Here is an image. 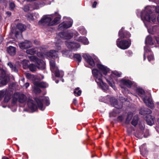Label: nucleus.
Listing matches in <instances>:
<instances>
[{"label":"nucleus","instance_id":"nucleus-1","mask_svg":"<svg viewBox=\"0 0 159 159\" xmlns=\"http://www.w3.org/2000/svg\"><path fill=\"white\" fill-rule=\"evenodd\" d=\"M97 66L99 70L97 69H94L92 70V74L94 78L95 81L99 88L104 92H106L109 89V87L103 81V76L101 73L104 75L106 76L110 74V70L107 67L102 64L98 63Z\"/></svg>","mask_w":159,"mask_h":159},{"label":"nucleus","instance_id":"nucleus-2","mask_svg":"<svg viewBox=\"0 0 159 159\" xmlns=\"http://www.w3.org/2000/svg\"><path fill=\"white\" fill-rule=\"evenodd\" d=\"M152 8L154 9V6H148L145 7L144 9L141 12V18L142 20L143 21L148 32L151 34L152 33L151 32V30L149 28V26H148L146 21L148 22H150L152 21L153 23H155L156 22V16L152 12Z\"/></svg>","mask_w":159,"mask_h":159},{"label":"nucleus","instance_id":"nucleus-3","mask_svg":"<svg viewBox=\"0 0 159 159\" xmlns=\"http://www.w3.org/2000/svg\"><path fill=\"white\" fill-rule=\"evenodd\" d=\"M61 19V16L58 12L56 11L54 13L43 16L39 21V24L43 26H54L60 23Z\"/></svg>","mask_w":159,"mask_h":159},{"label":"nucleus","instance_id":"nucleus-4","mask_svg":"<svg viewBox=\"0 0 159 159\" xmlns=\"http://www.w3.org/2000/svg\"><path fill=\"white\" fill-rule=\"evenodd\" d=\"M136 92L139 96L142 98L147 106L151 108H153L154 105L152 100L150 97H147L145 95V92L143 89L138 88L136 89Z\"/></svg>","mask_w":159,"mask_h":159},{"label":"nucleus","instance_id":"nucleus-5","mask_svg":"<svg viewBox=\"0 0 159 159\" xmlns=\"http://www.w3.org/2000/svg\"><path fill=\"white\" fill-rule=\"evenodd\" d=\"M110 100L112 105L115 108H116L117 110H113V112L110 113L109 116L111 117V116H115V114L119 113L120 112L119 110L122 107L123 104L120 101L118 102L117 100L113 97L110 98Z\"/></svg>","mask_w":159,"mask_h":159},{"label":"nucleus","instance_id":"nucleus-6","mask_svg":"<svg viewBox=\"0 0 159 159\" xmlns=\"http://www.w3.org/2000/svg\"><path fill=\"white\" fill-rule=\"evenodd\" d=\"M152 113V111L148 108H142L139 111V113L143 115L147 114L146 117V120L147 124L150 125H152L154 123L153 119L154 117L153 116L150 115Z\"/></svg>","mask_w":159,"mask_h":159},{"label":"nucleus","instance_id":"nucleus-7","mask_svg":"<svg viewBox=\"0 0 159 159\" xmlns=\"http://www.w3.org/2000/svg\"><path fill=\"white\" fill-rule=\"evenodd\" d=\"M35 101L37 103L38 107L40 110L43 111L45 109L43 103L48 106L50 104L49 98L48 97L40 96L38 98H35Z\"/></svg>","mask_w":159,"mask_h":159},{"label":"nucleus","instance_id":"nucleus-8","mask_svg":"<svg viewBox=\"0 0 159 159\" xmlns=\"http://www.w3.org/2000/svg\"><path fill=\"white\" fill-rule=\"evenodd\" d=\"M26 100V97L24 94L18 93H14L12 98L11 103L12 106L16 104L17 100L20 103L25 102Z\"/></svg>","mask_w":159,"mask_h":159},{"label":"nucleus","instance_id":"nucleus-9","mask_svg":"<svg viewBox=\"0 0 159 159\" xmlns=\"http://www.w3.org/2000/svg\"><path fill=\"white\" fill-rule=\"evenodd\" d=\"M50 69L52 72L54 73L55 76L57 77H62L64 75V72L62 70H58L57 66L55 65L54 60H50Z\"/></svg>","mask_w":159,"mask_h":159},{"label":"nucleus","instance_id":"nucleus-10","mask_svg":"<svg viewBox=\"0 0 159 159\" xmlns=\"http://www.w3.org/2000/svg\"><path fill=\"white\" fill-rule=\"evenodd\" d=\"M61 44V42L60 40L56 42L55 45L57 51L51 50L49 52H47L46 55L47 56L50 58H57L58 57L57 52L59 50H61V48L60 45Z\"/></svg>","mask_w":159,"mask_h":159},{"label":"nucleus","instance_id":"nucleus-11","mask_svg":"<svg viewBox=\"0 0 159 159\" xmlns=\"http://www.w3.org/2000/svg\"><path fill=\"white\" fill-rule=\"evenodd\" d=\"M31 61L36 62L37 67L40 70H44L45 68L46 64L44 61L39 59L36 57L31 56L29 57Z\"/></svg>","mask_w":159,"mask_h":159},{"label":"nucleus","instance_id":"nucleus-12","mask_svg":"<svg viewBox=\"0 0 159 159\" xmlns=\"http://www.w3.org/2000/svg\"><path fill=\"white\" fill-rule=\"evenodd\" d=\"M120 38L117 39L116 44L118 47L121 49H127L130 45L131 42L130 39L123 40L120 41Z\"/></svg>","mask_w":159,"mask_h":159},{"label":"nucleus","instance_id":"nucleus-13","mask_svg":"<svg viewBox=\"0 0 159 159\" xmlns=\"http://www.w3.org/2000/svg\"><path fill=\"white\" fill-rule=\"evenodd\" d=\"M67 20L64 21L59 25L58 29L59 30H63L65 29L70 28L72 25L73 20L69 17H67Z\"/></svg>","mask_w":159,"mask_h":159},{"label":"nucleus","instance_id":"nucleus-14","mask_svg":"<svg viewBox=\"0 0 159 159\" xmlns=\"http://www.w3.org/2000/svg\"><path fill=\"white\" fill-rule=\"evenodd\" d=\"M114 75L120 77L121 75V73L116 71L112 72H111V73L110 74V76L109 77H107V76H106L105 78L107 82H108L109 85H110L113 89H115L116 88L115 85L114 83H113L112 81V80H113L114 78Z\"/></svg>","mask_w":159,"mask_h":159},{"label":"nucleus","instance_id":"nucleus-15","mask_svg":"<svg viewBox=\"0 0 159 159\" xmlns=\"http://www.w3.org/2000/svg\"><path fill=\"white\" fill-rule=\"evenodd\" d=\"M74 35L76 36H77L79 34L76 31H75L73 33H71L68 30L65 32H61L59 34V36L61 38L64 39H70L72 38Z\"/></svg>","mask_w":159,"mask_h":159},{"label":"nucleus","instance_id":"nucleus-16","mask_svg":"<svg viewBox=\"0 0 159 159\" xmlns=\"http://www.w3.org/2000/svg\"><path fill=\"white\" fill-rule=\"evenodd\" d=\"M120 86L122 89V91H128L126 87H125L124 86L126 85L128 87H131L133 85V82L130 81L129 80H125L123 78L120 80Z\"/></svg>","mask_w":159,"mask_h":159},{"label":"nucleus","instance_id":"nucleus-17","mask_svg":"<svg viewBox=\"0 0 159 159\" xmlns=\"http://www.w3.org/2000/svg\"><path fill=\"white\" fill-rule=\"evenodd\" d=\"M144 51L143 54V60H145L146 59V55H147L148 53L150 55H148L147 57L148 61H150L153 60L154 57L152 53V52H151L150 48H149L147 45L146 46L144 47Z\"/></svg>","mask_w":159,"mask_h":159},{"label":"nucleus","instance_id":"nucleus-18","mask_svg":"<svg viewBox=\"0 0 159 159\" xmlns=\"http://www.w3.org/2000/svg\"><path fill=\"white\" fill-rule=\"evenodd\" d=\"M65 43L68 48L73 50H77L80 46V44L74 42L66 41Z\"/></svg>","mask_w":159,"mask_h":159},{"label":"nucleus","instance_id":"nucleus-19","mask_svg":"<svg viewBox=\"0 0 159 159\" xmlns=\"http://www.w3.org/2000/svg\"><path fill=\"white\" fill-rule=\"evenodd\" d=\"M83 58L86 60L87 62L91 66H95V63L93 58L89 55L87 53H84L83 55Z\"/></svg>","mask_w":159,"mask_h":159},{"label":"nucleus","instance_id":"nucleus-20","mask_svg":"<svg viewBox=\"0 0 159 159\" xmlns=\"http://www.w3.org/2000/svg\"><path fill=\"white\" fill-rule=\"evenodd\" d=\"M6 90H2L0 91V101L3 97L4 95L6 94L3 101L4 102L6 103L8 102L10 98V96L9 95L6 94Z\"/></svg>","mask_w":159,"mask_h":159},{"label":"nucleus","instance_id":"nucleus-21","mask_svg":"<svg viewBox=\"0 0 159 159\" xmlns=\"http://www.w3.org/2000/svg\"><path fill=\"white\" fill-rule=\"evenodd\" d=\"M19 46L22 49H26L31 47L32 43L31 42L28 41H25L19 44Z\"/></svg>","mask_w":159,"mask_h":159},{"label":"nucleus","instance_id":"nucleus-22","mask_svg":"<svg viewBox=\"0 0 159 159\" xmlns=\"http://www.w3.org/2000/svg\"><path fill=\"white\" fill-rule=\"evenodd\" d=\"M28 106L29 108L31 109L32 112L35 111L38 108L36 104H34L33 101L30 99L28 100Z\"/></svg>","mask_w":159,"mask_h":159},{"label":"nucleus","instance_id":"nucleus-23","mask_svg":"<svg viewBox=\"0 0 159 159\" xmlns=\"http://www.w3.org/2000/svg\"><path fill=\"white\" fill-rule=\"evenodd\" d=\"M124 29V28L123 27L122 28L121 30L119 32L118 34L120 38H123L129 37L131 36L130 33L127 31L124 32H123Z\"/></svg>","mask_w":159,"mask_h":159},{"label":"nucleus","instance_id":"nucleus-24","mask_svg":"<svg viewBox=\"0 0 159 159\" xmlns=\"http://www.w3.org/2000/svg\"><path fill=\"white\" fill-rule=\"evenodd\" d=\"M34 9H39L40 7L45 5V4L42 1H37L32 3Z\"/></svg>","mask_w":159,"mask_h":159},{"label":"nucleus","instance_id":"nucleus-25","mask_svg":"<svg viewBox=\"0 0 159 159\" xmlns=\"http://www.w3.org/2000/svg\"><path fill=\"white\" fill-rule=\"evenodd\" d=\"M34 86H38L41 88H46L48 86V84L44 82H39V81L34 82Z\"/></svg>","mask_w":159,"mask_h":159},{"label":"nucleus","instance_id":"nucleus-26","mask_svg":"<svg viewBox=\"0 0 159 159\" xmlns=\"http://www.w3.org/2000/svg\"><path fill=\"white\" fill-rule=\"evenodd\" d=\"M76 40L77 41L81 42L84 44H87L89 43V42L87 39L85 37H84V36H80L79 38H77Z\"/></svg>","mask_w":159,"mask_h":159},{"label":"nucleus","instance_id":"nucleus-27","mask_svg":"<svg viewBox=\"0 0 159 159\" xmlns=\"http://www.w3.org/2000/svg\"><path fill=\"white\" fill-rule=\"evenodd\" d=\"M145 146V144H143L142 146L139 147V148L141 154L142 155L143 157H146L148 153V151L146 148H144V149L143 148V146Z\"/></svg>","mask_w":159,"mask_h":159},{"label":"nucleus","instance_id":"nucleus-28","mask_svg":"<svg viewBox=\"0 0 159 159\" xmlns=\"http://www.w3.org/2000/svg\"><path fill=\"white\" fill-rule=\"evenodd\" d=\"M7 51L10 55L14 56L15 55L16 48L12 46H9L7 48Z\"/></svg>","mask_w":159,"mask_h":159},{"label":"nucleus","instance_id":"nucleus-29","mask_svg":"<svg viewBox=\"0 0 159 159\" xmlns=\"http://www.w3.org/2000/svg\"><path fill=\"white\" fill-rule=\"evenodd\" d=\"M16 28L20 30V32H22L26 30V26L25 25L22 24L21 23H19L16 25Z\"/></svg>","mask_w":159,"mask_h":159},{"label":"nucleus","instance_id":"nucleus-30","mask_svg":"<svg viewBox=\"0 0 159 159\" xmlns=\"http://www.w3.org/2000/svg\"><path fill=\"white\" fill-rule=\"evenodd\" d=\"M145 43L146 44H148L151 45H153L154 44L152 37L150 35L147 36L145 39Z\"/></svg>","mask_w":159,"mask_h":159},{"label":"nucleus","instance_id":"nucleus-31","mask_svg":"<svg viewBox=\"0 0 159 159\" xmlns=\"http://www.w3.org/2000/svg\"><path fill=\"white\" fill-rule=\"evenodd\" d=\"M25 75L26 77L28 78V79L32 80L33 81L34 84V81H37L36 80V77L35 76H34V75L29 73H26Z\"/></svg>","mask_w":159,"mask_h":159},{"label":"nucleus","instance_id":"nucleus-32","mask_svg":"<svg viewBox=\"0 0 159 159\" xmlns=\"http://www.w3.org/2000/svg\"><path fill=\"white\" fill-rule=\"evenodd\" d=\"M9 78L7 76H6L5 77H2L0 79V84L2 85H6L7 83Z\"/></svg>","mask_w":159,"mask_h":159},{"label":"nucleus","instance_id":"nucleus-33","mask_svg":"<svg viewBox=\"0 0 159 159\" xmlns=\"http://www.w3.org/2000/svg\"><path fill=\"white\" fill-rule=\"evenodd\" d=\"M7 65L9 66L10 68L13 71L17 72L18 70L15 65L13 64L11 62H9L7 63Z\"/></svg>","mask_w":159,"mask_h":159},{"label":"nucleus","instance_id":"nucleus-34","mask_svg":"<svg viewBox=\"0 0 159 159\" xmlns=\"http://www.w3.org/2000/svg\"><path fill=\"white\" fill-rule=\"evenodd\" d=\"M139 117L138 116H134L131 122V124L133 125H134V126H136L137 125Z\"/></svg>","mask_w":159,"mask_h":159},{"label":"nucleus","instance_id":"nucleus-35","mask_svg":"<svg viewBox=\"0 0 159 159\" xmlns=\"http://www.w3.org/2000/svg\"><path fill=\"white\" fill-rule=\"evenodd\" d=\"M133 116V113L132 112H129L127 114V116L125 120V123L126 124H129Z\"/></svg>","mask_w":159,"mask_h":159},{"label":"nucleus","instance_id":"nucleus-36","mask_svg":"<svg viewBox=\"0 0 159 159\" xmlns=\"http://www.w3.org/2000/svg\"><path fill=\"white\" fill-rule=\"evenodd\" d=\"M74 58L78 62H80L82 60L81 55L79 53H75L74 55Z\"/></svg>","mask_w":159,"mask_h":159},{"label":"nucleus","instance_id":"nucleus-37","mask_svg":"<svg viewBox=\"0 0 159 159\" xmlns=\"http://www.w3.org/2000/svg\"><path fill=\"white\" fill-rule=\"evenodd\" d=\"M37 50L34 48L32 49H28L26 50V53L30 55H34L35 53Z\"/></svg>","mask_w":159,"mask_h":159},{"label":"nucleus","instance_id":"nucleus-38","mask_svg":"<svg viewBox=\"0 0 159 159\" xmlns=\"http://www.w3.org/2000/svg\"><path fill=\"white\" fill-rule=\"evenodd\" d=\"M29 61L28 60H24L23 61V66L24 69L29 68Z\"/></svg>","mask_w":159,"mask_h":159},{"label":"nucleus","instance_id":"nucleus-39","mask_svg":"<svg viewBox=\"0 0 159 159\" xmlns=\"http://www.w3.org/2000/svg\"><path fill=\"white\" fill-rule=\"evenodd\" d=\"M37 66H35V65L31 64L29 65V68L30 70L32 72L35 71L37 70Z\"/></svg>","mask_w":159,"mask_h":159},{"label":"nucleus","instance_id":"nucleus-40","mask_svg":"<svg viewBox=\"0 0 159 159\" xmlns=\"http://www.w3.org/2000/svg\"><path fill=\"white\" fill-rule=\"evenodd\" d=\"M79 88H77L75 89L74 91V93L75 96H79L80 95L81 93V91L79 90Z\"/></svg>","mask_w":159,"mask_h":159},{"label":"nucleus","instance_id":"nucleus-41","mask_svg":"<svg viewBox=\"0 0 159 159\" xmlns=\"http://www.w3.org/2000/svg\"><path fill=\"white\" fill-rule=\"evenodd\" d=\"M62 53L63 56L64 57H70V51L67 50H66L62 51Z\"/></svg>","mask_w":159,"mask_h":159},{"label":"nucleus","instance_id":"nucleus-42","mask_svg":"<svg viewBox=\"0 0 159 159\" xmlns=\"http://www.w3.org/2000/svg\"><path fill=\"white\" fill-rule=\"evenodd\" d=\"M78 30L82 34H87L86 30L83 27H80L79 28Z\"/></svg>","mask_w":159,"mask_h":159},{"label":"nucleus","instance_id":"nucleus-43","mask_svg":"<svg viewBox=\"0 0 159 159\" xmlns=\"http://www.w3.org/2000/svg\"><path fill=\"white\" fill-rule=\"evenodd\" d=\"M6 75V72L3 69H0V79L2 77H5Z\"/></svg>","mask_w":159,"mask_h":159},{"label":"nucleus","instance_id":"nucleus-44","mask_svg":"<svg viewBox=\"0 0 159 159\" xmlns=\"http://www.w3.org/2000/svg\"><path fill=\"white\" fill-rule=\"evenodd\" d=\"M35 86V87H34L33 88L34 91V93H40L41 90L40 89H39V87L36 86Z\"/></svg>","mask_w":159,"mask_h":159},{"label":"nucleus","instance_id":"nucleus-45","mask_svg":"<svg viewBox=\"0 0 159 159\" xmlns=\"http://www.w3.org/2000/svg\"><path fill=\"white\" fill-rule=\"evenodd\" d=\"M22 32L16 31L15 33V36L16 38H20L22 36Z\"/></svg>","mask_w":159,"mask_h":159},{"label":"nucleus","instance_id":"nucleus-46","mask_svg":"<svg viewBox=\"0 0 159 159\" xmlns=\"http://www.w3.org/2000/svg\"><path fill=\"white\" fill-rule=\"evenodd\" d=\"M15 7V4L13 2H11L9 4V8L10 10H13Z\"/></svg>","mask_w":159,"mask_h":159},{"label":"nucleus","instance_id":"nucleus-47","mask_svg":"<svg viewBox=\"0 0 159 159\" xmlns=\"http://www.w3.org/2000/svg\"><path fill=\"white\" fill-rule=\"evenodd\" d=\"M27 18L29 20H32L33 16L31 13H28L26 15Z\"/></svg>","mask_w":159,"mask_h":159},{"label":"nucleus","instance_id":"nucleus-48","mask_svg":"<svg viewBox=\"0 0 159 159\" xmlns=\"http://www.w3.org/2000/svg\"><path fill=\"white\" fill-rule=\"evenodd\" d=\"M135 136L136 137L139 139H141L143 137V131H141V132L140 133H137L135 134Z\"/></svg>","mask_w":159,"mask_h":159},{"label":"nucleus","instance_id":"nucleus-49","mask_svg":"<svg viewBox=\"0 0 159 159\" xmlns=\"http://www.w3.org/2000/svg\"><path fill=\"white\" fill-rule=\"evenodd\" d=\"M24 11H27L30 10V7L29 5H25L23 7Z\"/></svg>","mask_w":159,"mask_h":159},{"label":"nucleus","instance_id":"nucleus-50","mask_svg":"<svg viewBox=\"0 0 159 159\" xmlns=\"http://www.w3.org/2000/svg\"><path fill=\"white\" fill-rule=\"evenodd\" d=\"M124 117L123 116H119L118 117V120H120V121H122L124 119Z\"/></svg>","mask_w":159,"mask_h":159},{"label":"nucleus","instance_id":"nucleus-51","mask_svg":"<svg viewBox=\"0 0 159 159\" xmlns=\"http://www.w3.org/2000/svg\"><path fill=\"white\" fill-rule=\"evenodd\" d=\"M37 55L38 57H43V55L42 54V53L40 52H38L37 53Z\"/></svg>","mask_w":159,"mask_h":159},{"label":"nucleus","instance_id":"nucleus-52","mask_svg":"<svg viewBox=\"0 0 159 159\" xmlns=\"http://www.w3.org/2000/svg\"><path fill=\"white\" fill-rule=\"evenodd\" d=\"M155 10L157 13H159V7L157 6L155 8Z\"/></svg>","mask_w":159,"mask_h":159},{"label":"nucleus","instance_id":"nucleus-53","mask_svg":"<svg viewBox=\"0 0 159 159\" xmlns=\"http://www.w3.org/2000/svg\"><path fill=\"white\" fill-rule=\"evenodd\" d=\"M155 39L158 44H159V37H157V36L155 37Z\"/></svg>","mask_w":159,"mask_h":159},{"label":"nucleus","instance_id":"nucleus-54","mask_svg":"<svg viewBox=\"0 0 159 159\" xmlns=\"http://www.w3.org/2000/svg\"><path fill=\"white\" fill-rule=\"evenodd\" d=\"M97 3V2L96 1H95L93 3V6H92L93 7V8L96 7Z\"/></svg>","mask_w":159,"mask_h":159},{"label":"nucleus","instance_id":"nucleus-55","mask_svg":"<svg viewBox=\"0 0 159 159\" xmlns=\"http://www.w3.org/2000/svg\"><path fill=\"white\" fill-rule=\"evenodd\" d=\"M126 53L127 55L129 56L131 55L132 53L131 51H129L126 52Z\"/></svg>","mask_w":159,"mask_h":159},{"label":"nucleus","instance_id":"nucleus-56","mask_svg":"<svg viewBox=\"0 0 159 159\" xmlns=\"http://www.w3.org/2000/svg\"><path fill=\"white\" fill-rule=\"evenodd\" d=\"M24 86L26 89V88H28V87L29 86L30 84L28 83H26L25 84Z\"/></svg>","mask_w":159,"mask_h":159},{"label":"nucleus","instance_id":"nucleus-57","mask_svg":"<svg viewBox=\"0 0 159 159\" xmlns=\"http://www.w3.org/2000/svg\"><path fill=\"white\" fill-rule=\"evenodd\" d=\"M0 2H3L5 5H6L7 4V2L5 0H0Z\"/></svg>","mask_w":159,"mask_h":159},{"label":"nucleus","instance_id":"nucleus-58","mask_svg":"<svg viewBox=\"0 0 159 159\" xmlns=\"http://www.w3.org/2000/svg\"><path fill=\"white\" fill-rule=\"evenodd\" d=\"M6 13L7 15H8L9 16H10L11 14V12L9 11H7V12Z\"/></svg>","mask_w":159,"mask_h":159},{"label":"nucleus","instance_id":"nucleus-59","mask_svg":"<svg viewBox=\"0 0 159 159\" xmlns=\"http://www.w3.org/2000/svg\"><path fill=\"white\" fill-rule=\"evenodd\" d=\"M73 102L74 103V104H75L77 102V100L76 99L74 98L73 100Z\"/></svg>","mask_w":159,"mask_h":159},{"label":"nucleus","instance_id":"nucleus-60","mask_svg":"<svg viewBox=\"0 0 159 159\" xmlns=\"http://www.w3.org/2000/svg\"><path fill=\"white\" fill-rule=\"evenodd\" d=\"M2 159H9L8 158L4 157L2 158Z\"/></svg>","mask_w":159,"mask_h":159},{"label":"nucleus","instance_id":"nucleus-61","mask_svg":"<svg viewBox=\"0 0 159 159\" xmlns=\"http://www.w3.org/2000/svg\"><path fill=\"white\" fill-rule=\"evenodd\" d=\"M21 81L23 82L24 81V80H25V78H22V79L21 80Z\"/></svg>","mask_w":159,"mask_h":159},{"label":"nucleus","instance_id":"nucleus-62","mask_svg":"<svg viewBox=\"0 0 159 159\" xmlns=\"http://www.w3.org/2000/svg\"><path fill=\"white\" fill-rule=\"evenodd\" d=\"M148 135L147 136H146V134H144L143 135V136L145 137H148Z\"/></svg>","mask_w":159,"mask_h":159},{"label":"nucleus","instance_id":"nucleus-63","mask_svg":"<svg viewBox=\"0 0 159 159\" xmlns=\"http://www.w3.org/2000/svg\"><path fill=\"white\" fill-rule=\"evenodd\" d=\"M157 20H158V22H159V15L157 17Z\"/></svg>","mask_w":159,"mask_h":159},{"label":"nucleus","instance_id":"nucleus-64","mask_svg":"<svg viewBox=\"0 0 159 159\" xmlns=\"http://www.w3.org/2000/svg\"><path fill=\"white\" fill-rule=\"evenodd\" d=\"M157 104L158 105V107L159 108V102H157Z\"/></svg>","mask_w":159,"mask_h":159}]
</instances>
